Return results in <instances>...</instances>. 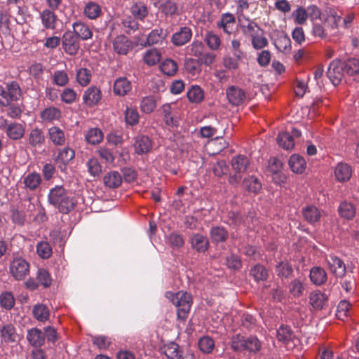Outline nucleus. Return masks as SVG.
Wrapping results in <instances>:
<instances>
[{
	"label": "nucleus",
	"mask_w": 359,
	"mask_h": 359,
	"mask_svg": "<svg viewBox=\"0 0 359 359\" xmlns=\"http://www.w3.org/2000/svg\"><path fill=\"white\" fill-rule=\"evenodd\" d=\"M47 202L62 214L69 213L77 203L72 194L62 185H55L49 189Z\"/></svg>",
	"instance_id": "nucleus-1"
},
{
	"label": "nucleus",
	"mask_w": 359,
	"mask_h": 359,
	"mask_svg": "<svg viewBox=\"0 0 359 359\" xmlns=\"http://www.w3.org/2000/svg\"><path fill=\"white\" fill-rule=\"evenodd\" d=\"M166 297L177 308L178 318L185 319L187 317L191 305V297L187 292H178L173 293L168 292Z\"/></svg>",
	"instance_id": "nucleus-2"
},
{
	"label": "nucleus",
	"mask_w": 359,
	"mask_h": 359,
	"mask_svg": "<svg viewBox=\"0 0 359 359\" xmlns=\"http://www.w3.org/2000/svg\"><path fill=\"white\" fill-rule=\"evenodd\" d=\"M21 96V89L17 81L7 83L6 86H0V104L3 106L11 105L13 101H18Z\"/></svg>",
	"instance_id": "nucleus-3"
},
{
	"label": "nucleus",
	"mask_w": 359,
	"mask_h": 359,
	"mask_svg": "<svg viewBox=\"0 0 359 359\" xmlns=\"http://www.w3.org/2000/svg\"><path fill=\"white\" fill-rule=\"evenodd\" d=\"M162 352L168 359H194V354L180 346L174 341H170L163 346Z\"/></svg>",
	"instance_id": "nucleus-4"
},
{
	"label": "nucleus",
	"mask_w": 359,
	"mask_h": 359,
	"mask_svg": "<svg viewBox=\"0 0 359 359\" xmlns=\"http://www.w3.org/2000/svg\"><path fill=\"white\" fill-rule=\"evenodd\" d=\"M9 270L15 280H21L29 274V264L25 259L17 257L11 262Z\"/></svg>",
	"instance_id": "nucleus-5"
},
{
	"label": "nucleus",
	"mask_w": 359,
	"mask_h": 359,
	"mask_svg": "<svg viewBox=\"0 0 359 359\" xmlns=\"http://www.w3.org/2000/svg\"><path fill=\"white\" fill-rule=\"evenodd\" d=\"M343 61L339 59L333 60L329 65L327 76L334 86H337L345 76Z\"/></svg>",
	"instance_id": "nucleus-6"
},
{
	"label": "nucleus",
	"mask_w": 359,
	"mask_h": 359,
	"mask_svg": "<svg viewBox=\"0 0 359 359\" xmlns=\"http://www.w3.org/2000/svg\"><path fill=\"white\" fill-rule=\"evenodd\" d=\"M20 339V335L13 323H7L0 326V341L2 344H15Z\"/></svg>",
	"instance_id": "nucleus-7"
},
{
	"label": "nucleus",
	"mask_w": 359,
	"mask_h": 359,
	"mask_svg": "<svg viewBox=\"0 0 359 359\" xmlns=\"http://www.w3.org/2000/svg\"><path fill=\"white\" fill-rule=\"evenodd\" d=\"M192 35L193 32L189 27L181 26L172 34L170 41L175 47H180L189 43Z\"/></svg>",
	"instance_id": "nucleus-8"
},
{
	"label": "nucleus",
	"mask_w": 359,
	"mask_h": 359,
	"mask_svg": "<svg viewBox=\"0 0 359 359\" xmlns=\"http://www.w3.org/2000/svg\"><path fill=\"white\" fill-rule=\"evenodd\" d=\"M302 216L306 222L313 226L320 224L323 211L313 205H309L302 208Z\"/></svg>",
	"instance_id": "nucleus-9"
},
{
	"label": "nucleus",
	"mask_w": 359,
	"mask_h": 359,
	"mask_svg": "<svg viewBox=\"0 0 359 359\" xmlns=\"http://www.w3.org/2000/svg\"><path fill=\"white\" fill-rule=\"evenodd\" d=\"M226 95L229 102L233 106L243 104L246 100L245 91L237 86H230L226 90Z\"/></svg>",
	"instance_id": "nucleus-10"
},
{
	"label": "nucleus",
	"mask_w": 359,
	"mask_h": 359,
	"mask_svg": "<svg viewBox=\"0 0 359 359\" xmlns=\"http://www.w3.org/2000/svg\"><path fill=\"white\" fill-rule=\"evenodd\" d=\"M7 137L12 140H19L23 137L25 133V127L23 123L17 122L5 123L2 128Z\"/></svg>",
	"instance_id": "nucleus-11"
},
{
	"label": "nucleus",
	"mask_w": 359,
	"mask_h": 359,
	"mask_svg": "<svg viewBox=\"0 0 359 359\" xmlns=\"http://www.w3.org/2000/svg\"><path fill=\"white\" fill-rule=\"evenodd\" d=\"M326 262L330 271L337 277L341 278L346 273V266L344 261L334 254H330Z\"/></svg>",
	"instance_id": "nucleus-12"
},
{
	"label": "nucleus",
	"mask_w": 359,
	"mask_h": 359,
	"mask_svg": "<svg viewBox=\"0 0 359 359\" xmlns=\"http://www.w3.org/2000/svg\"><path fill=\"white\" fill-rule=\"evenodd\" d=\"M231 165L234 172L246 174L250 171V160L247 156L238 154L231 158Z\"/></svg>",
	"instance_id": "nucleus-13"
},
{
	"label": "nucleus",
	"mask_w": 359,
	"mask_h": 359,
	"mask_svg": "<svg viewBox=\"0 0 359 359\" xmlns=\"http://www.w3.org/2000/svg\"><path fill=\"white\" fill-rule=\"evenodd\" d=\"M72 32H66L62 37V47L65 53L69 55H75L79 49V41Z\"/></svg>",
	"instance_id": "nucleus-14"
},
{
	"label": "nucleus",
	"mask_w": 359,
	"mask_h": 359,
	"mask_svg": "<svg viewBox=\"0 0 359 359\" xmlns=\"http://www.w3.org/2000/svg\"><path fill=\"white\" fill-rule=\"evenodd\" d=\"M54 10L46 8L39 13L42 26L46 29L54 30L57 26L58 18Z\"/></svg>",
	"instance_id": "nucleus-15"
},
{
	"label": "nucleus",
	"mask_w": 359,
	"mask_h": 359,
	"mask_svg": "<svg viewBox=\"0 0 359 359\" xmlns=\"http://www.w3.org/2000/svg\"><path fill=\"white\" fill-rule=\"evenodd\" d=\"M112 43L114 50L118 55H126L133 48L132 41L123 34L116 36Z\"/></svg>",
	"instance_id": "nucleus-16"
},
{
	"label": "nucleus",
	"mask_w": 359,
	"mask_h": 359,
	"mask_svg": "<svg viewBox=\"0 0 359 359\" xmlns=\"http://www.w3.org/2000/svg\"><path fill=\"white\" fill-rule=\"evenodd\" d=\"M133 147L137 154H147L152 149V141L147 135H138L135 137Z\"/></svg>",
	"instance_id": "nucleus-17"
},
{
	"label": "nucleus",
	"mask_w": 359,
	"mask_h": 359,
	"mask_svg": "<svg viewBox=\"0 0 359 359\" xmlns=\"http://www.w3.org/2000/svg\"><path fill=\"white\" fill-rule=\"evenodd\" d=\"M101 99L102 92L99 88L95 86L88 87L83 95V103L88 107L97 105Z\"/></svg>",
	"instance_id": "nucleus-18"
},
{
	"label": "nucleus",
	"mask_w": 359,
	"mask_h": 359,
	"mask_svg": "<svg viewBox=\"0 0 359 359\" xmlns=\"http://www.w3.org/2000/svg\"><path fill=\"white\" fill-rule=\"evenodd\" d=\"M242 187L249 194L257 195L262 188V184L259 178L254 175L245 177L242 180Z\"/></svg>",
	"instance_id": "nucleus-19"
},
{
	"label": "nucleus",
	"mask_w": 359,
	"mask_h": 359,
	"mask_svg": "<svg viewBox=\"0 0 359 359\" xmlns=\"http://www.w3.org/2000/svg\"><path fill=\"white\" fill-rule=\"evenodd\" d=\"M274 271L276 276L282 280L291 278L293 276L292 265L286 259L278 261L274 266Z\"/></svg>",
	"instance_id": "nucleus-20"
},
{
	"label": "nucleus",
	"mask_w": 359,
	"mask_h": 359,
	"mask_svg": "<svg viewBox=\"0 0 359 359\" xmlns=\"http://www.w3.org/2000/svg\"><path fill=\"white\" fill-rule=\"evenodd\" d=\"M48 137L55 146H64L67 142L65 131L57 126H51L48 129Z\"/></svg>",
	"instance_id": "nucleus-21"
},
{
	"label": "nucleus",
	"mask_w": 359,
	"mask_h": 359,
	"mask_svg": "<svg viewBox=\"0 0 359 359\" xmlns=\"http://www.w3.org/2000/svg\"><path fill=\"white\" fill-rule=\"evenodd\" d=\"M46 142V136L43 129L33 128L28 134V143L35 149L41 148Z\"/></svg>",
	"instance_id": "nucleus-22"
},
{
	"label": "nucleus",
	"mask_w": 359,
	"mask_h": 359,
	"mask_svg": "<svg viewBox=\"0 0 359 359\" xmlns=\"http://www.w3.org/2000/svg\"><path fill=\"white\" fill-rule=\"evenodd\" d=\"M132 90V83L125 76L117 78L113 85V91L116 95L123 97Z\"/></svg>",
	"instance_id": "nucleus-23"
},
{
	"label": "nucleus",
	"mask_w": 359,
	"mask_h": 359,
	"mask_svg": "<svg viewBox=\"0 0 359 359\" xmlns=\"http://www.w3.org/2000/svg\"><path fill=\"white\" fill-rule=\"evenodd\" d=\"M191 248L199 253L206 252L210 246L208 237L201 233H194L190 238Z\"/></svg>",
	"instance_id": "nucleus-24"
},
{
	"label": "nucleus",
	"mask_w": 359,
	"mask_h": 359,
	"mask_svg": "<svg viewBox=\"0 0 359 359\" xmlns=\"http://www.w3.org/2000/svg\"><path fill=\"white\" fill-rule=\"evenodd\" d=\"M74 35L79 39L86 41L92 38L93 32L90 27L85 22L77 20L72 24Z\"/></svg>",
	"instance_id": "nucleus-25"
},
{
	"label": "nucleus",
	"mask_w": 359,
	"mask_h": 359,
	"mask_svg": "<svg viewBox=\"0 0 359 359\" xmlns=\"http://www.w3.org/2000/svg\"><path fill=\"white\" fill-rule=\"evenodd\" d=\"M235 22V16L231 13H225L222 14L220 20L217 22V26L222 29L225 34L230 35L233 32Z\"/></svg>",
	"instance_id": "nucleus-26"
},
{
	"label": "nucleus",
	"mask_w": 359,
	"mask_h": 359,
	"mask_svg": "<svg viewBox=\"0 0 359 359\" xmlns=\"http://www.w3.org/2000/svg\"><path fill=\"white\" fill-rule=\"evenodd\" d=\"M27 339L30 345L39 348L44 344L45 335L40 329L33 327L27 330Z\"/></svg>",
	"instance_id": "nucleus-27"
},
{
	"label": "nucleus",
	"mask_w": 359,
	"mask_h": 359,
	"mask_svg": "<svg viewBox=\"0 0 359 359\" xmlns=\"http://www.w3.org/2000/svg\"><path fill=\"white\" fill-rule=\"evenodd\" d=\"M167 30L163 28H156L152 29L147 37L144 46H153L155 44L162 43L168 36Z\"/></svg>",
	"instance_id": "nucleus-28"
},
{
	"label": "nucleus",
	"mask_w": 359,
	"mask_h": 359,
	"mask_svg": "<svg viewBox=\"0 0 359 359\" xmlns=\"http://www.w3.org/2000/svg\"><path fill=\"white\" fill-rule=\"evenodd\" d=\"M273 43L277 50L283 53H288L291 50V41L285 33L280 32L273 39Z\"/></svg>",
	"instance_id": "nucleus-29"
},
{
	"label": "nucleus",
	"mask_w": 359,
	"mask_h": 359,
	"mask_svg": "<svg viewBox=\"0 0 359 359\" xmlns=\"http://www.w3.org/2000/svg\"><path fill=\"white\" fill-rule=\"evenodd\" d=\"M276 338L280 342L287 345L295 338V334L290 326L281 325L276 330Z\"/></svg>",
	"instance_id": "nucleus-30"
},
{
	"label": "nucleus",
	"mask_w": 359,
	"mask_h": 359,
	"mask_svg": "<svg viewBox=\"0 0 359 359\" xmlns=\"http://www.w3.org/2000/svg\"><path fill=\"white\" fill-rule=\"evenodd\" d=\"M309 278L311 283L318 286L325 284L327 280L326 271L320 266L312 267L310 270Z\"/></svg>",
	"instance_id": "nucleus-31"
},
{
	"label": "nucleus",
	"mask_w": 359,
	"mask_h": 359,
	"mask_svg": "<svg viewBox=\"0 0 359 359\" xmlns=\"http://www.w3.org/2000/svg\"><path fill=\"white\" fill-rule=\"evenodd\" d=\"M352 175L351 166L346 163H339L334 169V175L337 181L344 182L349 180Z\"/></svg>",
	"instance_id": "nucleus-32"
},
{
	"label": "nucleus",
	"mask_w": 359,
	"mask_h": 359,
	"mask_svg": "<svg viewBox=\"0 0 359 359\" xmlns=\"http://www.w3.org/2000/svg\"><path fill=\"white\" fill-rule=\"evenodd\" d=\"M42 182L41 176L36 172L28 173L23 177V184L27 189L36 191Z\"/></svg>",
	"instance_id": "nucleus-33"
},
{
	"label": "nucleus",
	"mask_w": 359,
	"mask_h": 359,
	"mask_svg": "<svg viewBox=\"0 0 359 359\" xmlns=\"http://www.w3.org/2000/svg\"><path fill=\"white\" fill-rule=\"evenodd\" d=\"M103 182L109 189H116L121 185L123 177L118 171H110L104 175Z\"/></svg>",
	"instance_id": "nucleus-34"
},
{
	"label": "nucleus",
	"mask_w": 359,
	"mask_h": 359,
	"mask_svg": "<svg viewBox=\"0 0 359 359\" xmlns=\"http://www.w3.org/2000/svg\"><path fill=\"white\" fill-rule=\"evenodd\" d=\"M241 325L243 329L255 332L259 329L257 318L249 313H243L241 316Z\"/></svg>",
	"instance_id": "nucleus-35"
},
{
	"label": "nucleus",
	"mask_w": 359,
	"mask_h": 359,
	"mask_svg": "<svg viewBox=\"0 0 359 359\" xmlns=\"http://www.w3.org/2000/svg\"><path fill=\"white\" fill-rule=\"evenodd\" d=\"M328 297L320 291H315L310 294L311 305L316 309L320 310L326 305Z\"/></svg>",
	"instance_id": "nucleus-36"
},
{
	"label": "nucleus",
	"mask_w": 359,
	"mask_h": 359,
	"mask_svg": "<svg viewBox=\"0 0 359 359\" xmlns=\"http://www.w3.org/2000/svg\"><path fill=\"white\" fill-rule=\"evenodd\" d=\"M83 13L88 19L95 20L102 14V11L101 6L97 3L89 1L84 6Z\"/></svg>",
	"instance_id": "nucleus-37"
},
{
	"label": "nucleus",
	"mask_w": 359,
	"mask_h": 359,
	"mask_svg": "<svg viewBox=\"0 0 359 359\" xmlns=\"http://www.w3.org/2000/svg\"><path fill=\"white\" fill-rule=\"evenodd\" d=\"M61 117V111L55 107H48L40 112V118L44 122L57 121Z\"/></svg>",
	"instance_id": "nucleus-38"
},
{
	"label": "nucleus",
	"mask_w": 359,
	"mask_h": 359,
	"mask_svg": "<svg viewBox=\"0 0 359 359\" xmlns=\"http://www.w3.org/2000/svg\"><path fill=\"white\" fill-rule=\"evenodd\" d=\"M338 213L341 217L351 220L355 217L356 210L351 203L344 201L339 204Z\"/></svg>",
	"instance_id": "nucleus-39"
},
{
	"label": "nucleus",
	"mask_w": 359,
	"mask_h": 359,
	"mask_svg": "<svg viewBox=\"0 0 359 359\" xmlns=\"http://www.w3.org/2000/svg\"><path fill=\"white\" fill-rule=\"evenodd\" d=\"M290 169L295 173H302L306 169V161L299 154H293L290 157L288 161Z\"/></svg>",
	"instance_id": "nucleus-40"
},
{
	"label": "nucleus",
	"mask_w": 359,
	"mask_h": 359,
	"mask_svg": "<svg viewBox=\"0 0 359 359\" xmlns=\"http://www.w3.org/2000/svg\"><path fill=\"white\" fill-rule=\"evenodd\" d=\"M210 236L213 243H219L226 241L229 233L224 226H215L210 229Z\"/></svg>",
	"instance_id": "nucleus-41"
},
{
	"label": "nucleus",
	"mask_w": 359,
	"mask_h": 359,
	"mask_svg": "<svg viewBox=\"0 0 359 359\" xmlns=\"http://www.w3.org/2000/svg\"><path fill=\"white\" fill-rule=\"evenodd\" d=\"M289 292L294 297H299L304 295L306 285L303 280L294 278L289 284Z\"/></svg>",
	"instance_id": "nucleus-42"
},
{
	"label": "nucleus",
	"mask_w": 359,
	"mask_h": 359,
	"mask_svg": "<svg viewBox=\"0 0 359 359\" xmlns=\"http://www.w3.org/2000/svg\"><path fill=\"white\" fill-rule=\"evenodd\" d=\"M262 346V344L257 337L255 335L245 337V351L255 354L261 350Z\"/></svg>",
	"instance_id": "nucleus-43"
},
{
	"label": "nucleus",
	"mask_w": 359,
	"mask_h": 359,
	"mask_svg": "<svg viewBox=\"0 0 359 359\" xmlns=\"http://www.w3.org/2000/svg\"><path fill=\"white\" fill-rule=\"evenodd\" d=\"M104 138L102 131L98 128H91L85 135V139L88 144L95 145L100 144Z\"/></svg>",
	"instance_id": "nucleus-44"
},
{
	"label": "nucleus",
	"mask_w": 359,
	"mask_h": 359,
	"mask_svg": "<svg viewBox=\"0 0 359 359\" xmlns=\"http://www.w3.org/2000/svg\"><path fill=\"white\" fill-rule=\"evenodd\" d=\"M277 142L280 147L285 150L292 149L294 146L293 136L287 131H282L278 134Z\"/></svg>",
	"instance_id": "nucleus-45"
},
{
	"label": "nucleus",
	"mask_w": 359,
	"mask_h": 359,
	"mask_svg": "<svg viewBox=\"0 0 359 359\" xmlns=\"http://www.w3.org/2000/svg\"><path fill=\"white\" fill-rule=\"evenodd\" d=\"M241 28L243 34L251 39L262 30L257 22L250 19H247L246 25L244 23L241 24Z\"/></svg>",
	"instance_id": "nucleus-46"
},
{
	"label": "nucleus",
	"mask_w": 359,
	"mask_h": 359,
	"mask_svg": "<svg viewBox=\"0 0 359 359\" xmlns=\"http://www.w3.org/2000/svg\"><path fill=\"white\" fill-rule=\"evenodd\" d=\"M250 275L257 282L266 281L269 277L267 269L264 265L260 264H257L251 268Z\"/></svg>",
	"instance_id": "nucleus-47"
},
{
	"label": "nucleus",
	"mask_w": 359,
	"mask_h": 359,
	"mask_svg": "<svg viewBox=\"0 0 359 359\" xmlns=\"http://www.w3.org/2000/svg\"><path fill=\"white\" fill-rule=\"evenodd\" d=\"M189 100L193 103H199L204 98V91L199 86H193L187 93Z\"/></svg>",
	"instance_id": "nucleus-48"
},
{
	"label": "nucleus",
	"mask_w": 359,
	"mask_h": 359,
	"mask_svg": "<svg viewBox=\"0 0 359 359\" xmlns=\"http://www.w3.org/2000/svg\"><path fill=\"white\" fill-rule=\"evenodd\" d=\"M76 81L81 86H88L92 78L91 71L87 68L81 67L76 71Z\"/></svg>",
	"instance_id": "nucleus-49"
},
{
	"label": "nucleus",
	"mask_w": 359,
	"mask_h": 359,
	"mask_svg": "<svg viewBox=\"0 0 359 359\" xmlns=\"http://www.w3.org/2000/svg\"><path fill=\"white\" fill-rule=\"evenodd\" d=\"M343 65L345 75L353 76L359 73V60L358 59H348L343 61Z\"/></svg>",
	"instance_id": "nucleus-50"
},
{
	"label": "nucleus",
	"mask_w": 359,
	"mask_h": 359,
	"mask_svg": "<svg viewBox=\"0 0 359 359\" xmlns=\"http://www.w3.org/2000/svg\"><path fill=\"white\" fill-rule=\"evenodd\" d=\"M163 116V120L166 126L169 127H176L179 124L177 118L172 114L171 107L169 105H164L162 107Z\"/></svg>",
	"instance_id": "nucleus-51"
},
{
	"label": "nucleus",
	"mask_w": 359,
	"mask_h": 359,
	"mask_svg": "<svg viewBox=\"0 0 359 359\" xmlns=\"http://www.w3.org/2000/svg\"><path fill=\"white\" fill-rule=\"evenodd\" d=\"M156 107V101L154 96L149 95L142 98L140 102V109L143 113L150 114Z\"/></svg>",
	"instance_id": "nucleus-52"
},
{
	"label": "nucleus",
	"mask_w": 359,
	"mask_h": 359,
	"mask_svg": "<svg viewBox=\"0 0 359 359\" xmlns=\"http://www.w3.org/2000/svg\"><path fill=\"white\" fill-rule=\"evenodd\" d=\"M130 12L132 15L138 20H144L148 15V9L147 6L142 2H137L134 4L130 7Z\"/></svg>",
	"instance_id": "nucleus-53"
},
{
	"label": "nucleus",
	"mask_w": 359,
	"mask_h": 359,
	"mask_svg": "<svg viewBox=\"0 0 359 359\" xmlns=\"http://www.w3.org/2000/svg\"><path fill=\"white\" fill-rule=\"evenodd\" d=\"M34 317L39 321L44 322L49 318L48 308L41 304H36L34 306L32 311Z\"/></svg>",
	"instance_id": "nucleus-54"
},
{
	"label": "nucleus",
	"mask_w": 359,
	"mask_h": 359,
	"mask_svg": "<svg viewBox=\"0 0 359 359\" xmlns=\"http://www.w3.org/2000/svg\"><path fill=\"white\" fill-rule=\"evenodd\" d=\"M143 60L147 65L154 66L160 61L161 53L156 48L148 50L144 53Z\"/></svg>",
	"instance_id": "nucleus-55"
},
{
	"label": "nucleus",
	"mask_w": 359,
	"mask_h": 359,
	"mask_svg": "<svg viewBox=\"0 0 359 359\" xmlns=\"http://www.w3.org/2000/svg\"><path fill=\"white\" fill-rule=\"evenodd\" d=\"M74 151L67 147L59 151L57 161L61 162L65 167L74 158Z\"/></svg>",
	"instance_id": "nucleus-56"
},
{
	"label": "nucleus",
	"mask_w": 359,
	"mask_h": 359,
	"mask_svg": "<svg viewBox=\"0 0 359 359\" xmlns=\"http://www.w3.org/2000/svg\"><path fill=\"white\" fill-rule=\"evenodd\" d=\"M205 41L209 48L212 50L219 49L221 45L219 36L212 31H209L205 33Z\"/></svg>",
	"instance_id": "nucleus-57"
},
{
	"label": "nucleus",
	"mask_w": 359,
	"mask_h": 359,
	"mask_svg": "<svg viewBox=\"0 0 359 359\" xmlns=\"http://www.w3.org/2000/svg\"><path fill=\"white\" fill-rule=\"evenodd\" d=\"M198 347L204 353H210L215 348V341L209 336H203L198 340Z\"/></svg>",
	"instance_id": "nucleus-58"
},
{
	"label": "nucleus",
	"mask_w": 359,
	"mask_h": 359,
	"mask_svg": "<svg viewBox=\"0 0 359 359\" xmlns=\"http://www.w3.org/2000/svg\"><path fill=\"white\" fill-rule=\"evenodd\" d=\"M69 76L65 70H55L53 72L52 81L60 87H64L69 83Z\"/></svg>",
	"instance_id": "nucleus-59"
},
{
	"label": "nucleus",
	"mask_w": 359,
	"mask_h": 359,
	"mask_svg": "<svg viewBox=\"0 0 359 359\" xmlns=\"http://www.w3.org/2000/svg\"><path fill=\"white\" fill-rule=\"evenodd\" d=\"M230 346L235 352L245 351V337L240 334L233 335L230 340Z\"/></svg>",
	"instance_id": "nucleus-60"
},
{
	"label": "nucleus",
	"mask_w": 359,
	"mask_h": 359,
	"mask_svg": "<svg viewBox=\"0 0 359 359\" xmlns=\"http://www.w3.org/2000/svg\"><path fill=\"white\" fill-rule=\"evenodd\" d=\"M36 279L39 284L46 288L50 286L52 278L50 273L45 269H38L36 273Z\"/></svg>",
	"instance_id": "nucleus-61"
},
{
	"label": "nucleus",
	"mask_w": 359,
	"mask_h": 359,
	"mask_svg": "<svg viewBox=\"0 0 359 359\" xmlns=\"http://www.w3.org/2000/svg\"><path fill=\"white\" fill-rule=\"evenodd\" d=\"M15 305V298L11 292H4L0 294V306L6 310H11Z\"/></svg>",
	"instance_id": "nucleus-62"
},
{
	"label": "nucleus",
	"mask_w": 359,
	"mask_h": 359,
	"mask_svg": "<svg viewBox=\"0 0 359 359\" xmlns=\"http://www.w3.org/2000/svg\"><path fill=\"white\" fill-rule=\"evenodd\" d=\"M184 69L186 72L191 76L198 74L201 71L200 62L198 59H187L184 62Z\"/></svg>",
	"instance_id": "nucleus-63"
},
{
	"label": "nucleus",
	"mask_w": 359,
	"mask_h": 359,
	"mask_svg": "<svg viewBox=\"0 0 359 359\" xmlns=\"http://www.w3.org/2000/svg\"><path fill=\"white\" fill-rule=\"evenodd\" d=\"M177 62L172 59L165 60L161 65V72L168 76H173L177 72Z\"/></svg>",
	"instance_id": "nucleus-64"
}]
</instances>
